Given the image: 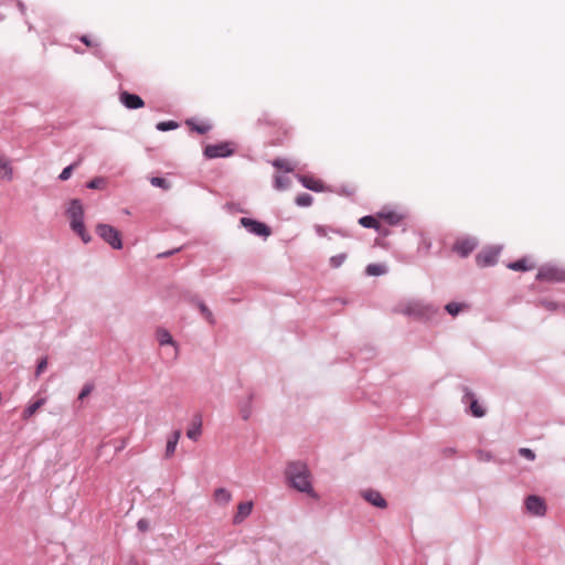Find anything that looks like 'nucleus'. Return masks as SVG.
Segmentation results:
<instances>
[{"label": "nucleus", "instance_id": "nucleus-43", "mask_svg": "<svg viewBox=\"0 0 565 565\" xmlns=\"http://www.w3.org/2000/svg\"><path fill=\"white\" fill-rule=\"evenodd\" d=\"M171 253H163L161 256H167V255H170Z\"/></svg>", "mask_w": 565, "mask_h": 565}, {"label": "nucleus", "instance_id": "nucleus-14", "mask_svg": "<svg viewBox=\"0 0 565 565\" xmlns=\"http://www.w3.org/2000/svg\"><path fill=\"white\" fill-rule=\"evenodd\" d=\"M202 434V417L201 415H195L192 419L190 427L186 430L188 438L196 441Z\"/></svg>", "mask_w": 565, "mask_h": 565}, {"label": "nucleus", "instance_id": "nucleus-40", "mask_svg": "<svg viewBox=\"0 0 565 565\" xmlns=\"http://www.w3.org/2000/svg\"><path fill=\"white\" fill-rule=\"evenodd\" d=\"M137 526H138V529H139L140 531L145 532V531H147V530H148L149 523H148V521H147V520L141 519V520H139V521H138Z\"/></svg>", "mask_w": 565, "mask_h": 565}, {"label": "nucleus", "instance_id": "nucleus-22", "mask_svg": "<svg viewBox=\"0 0 565 565\" xmlns=\"http://www.w3.org/2000/svg\"><path fill=\"white\" fill-rule=\"evenodd\" d=\"M214 500L216 503L226 505L232 500V494L224 488H218L214 492Z\"/></svg>", "mask_w": 565, "mask_h": 565}, {"label": "nucleus", "instance_id": "nucleus-29", "mask_svg": "<svg viewBox=\"0 0 565 565\" xmlns=\"http://www.w3.org/2000/svg\"><path fill=\"white\" fill-rule=\"evenodd\" d=\"M385 273V268L382 265L371 264L366 267V274L370 276H380Z\"/></svg>", "mask_w": 565, "mask_h": 565}, {"label": "nucleus", "instance_id": "nucleus-39", "mask_svg": "<svg viewBox=\"0 0 565 565\" xmlns=\"http://www.w3.org/2000/svg\"><path fill=\"white\" fill-rule=\"evenodd\" d=\"M46 366H47V359H46V358H43V359L39 362V364H38V366H36V372H35L36 376H39V375H40V374H41V373L46 369Z\"/></svg>", "mask_w": 565, "mask_h": 565}, {"label": "nucleus", "instance_id": "nucleus-6", "mask_svg": "<svg viewBox=\"0 0 565 565\" xmlns=\"http://www.w3.org/2000/svg\"><path fill=\"white\" fill-rule=\"evenodd\" d=\"M234 150L232 147V143L230 142H221L217 145H207L204 148V156L207 159H215V158H225L233 154Z\"/></svg>", "mask_w": 565, "mask_h": 565}, {"label": "nucleus", "instance_id": "nucleus-16", "mask_svg": "<svg viewBox=\"0 0 565 565\" xmlns=\"http://www.w3.org/2000/svg\"><path fill=\"white\" fill-rule=\"evenodd\" d=\"M507 266L509 269L516 271H527L535 268V264L526 257L519 259L516 262L509 263Z\"/></svg>", "mask_w": 565, "mask_h": 565}, {"label": "nucleus", "instance_id": "nucleus-37", "mask_svg": "<svg viewBox=\"0 0 565 565\" xmlns=\"http://www.w3.org/2000/svg\"><path fill=\"white\" fill-rule=\"evenodd\" d=\"M519 454L522 457H524V458H526L529 460H534L535 459V454L531 449H529V448H521L519 450Z\"/></svg>", "mask_w": 565, "mask_h": 565}, {"label": "nucleus", "instance_id": "nucleus-41", "mask_svg": "<svg viewBox=\"0 0 565 565\" xmlns=\"http://www.w3.org/2000/svg\"><path fill=\"white\" fill-rule=\"evenodd\" d=\"M81 41H82L85 45H87V46H92V45H93L92 41H90V40L88 39V36H86V35H83V36L81 38Z\"/></svg>", "mask_w": 565, "mask_h": 565}, {"label": "nucleus", "instance_id": "nucleus-10", "mask_svg": "<svg viewBox=\"0 0 565 565\" xmlns=\"http://www.w3.org/2000/svg\"><path fill=\"white\" fill-rule=\"evenodd\" d=\"M119 99L125 105V107L129 109H138L145 105L140 96L130 94L128 92L120 93Z\"/></svg>", "mask_w": 565, "mask_h": 565}, {"label": "nucleus", "instance_id": "nucleus-13", "mask_svg": "<svg viewBox=\"0 0 565 565\" xmlns=\"http://www.w3.org/2000/svg\"><path fill=\"white\" fill-rule=\"evenodd\" d=\"M299 181L301 182V184L309 189V190H312V191H316V192H322L324 190V184L321 180L319 179H316L313 177H310V175H301L299 177Z\"/></svg>", "mask_w": 565, "mask_h": 565}, {"label": "nucleus", "instance_id": "nucleus-15", "mask_svg": "<svg viewBox=\"0 0 565 565\" xmlns=\"http://www.w3.org/2000/svg\"><path fill=\"white\" fill-rule=\"evenodd\" d=\"M463 401L465 403L470 404V411L475 417H482L484 415V409L479 405L478 401L475 398V395L471 392L466 393Z\"/></svg>", "mask_w": 565, "mask_h": 565}, {"label": "nucleus", "instance_id": "nucleus-23", "mask_svg": "<svg viewBox=\"0 0 565 565\" xmlns=\"http://www.w3.org/2000/svg\"><path fill=\"white\" fill-rule=\"evenodd\" d=\"M359 223L362 226L367 227V228H375L377 231H380V228H381V225H380V222L377 221V218L374 216H371V215L361 217L359 220Z\"/></svg>", "mask_w": 565, "mask_h": 565}, {"label": "nucleus", "instance_id": "nucleus-21", "mask_svg": "<svg viewBox=\"0 0 565 565\" xmlns=\"http://www.w3.org/2000/svg\"><path fill=\"white\" fill-rule=\"evenodd\" d=\"M12 168L10 166V161L0 153V177L2 179L11 180L12 179Z\"/></svg>", "mask_w": 565, "mask_h": 565}, {"label": "nucleus", "instance_id": "nucleus-9", "mask_svg": "<svg viewBox=\"0 0 565 565\" xmlns=\"http://www.w3.org/2000/svg\"><path fill=\"white\" fill-rule=\"evenodd\" d=\"M525 508L529 513L543 516L546 513L545 501L537 495H529L525 500Z\"/></svg>", "mask_w": 565, "mask_h": 565}, {"label": "nucleus", "instance_id": "nucleus-2", "mask_svg": "<svg viewBox=\"0 0 565 565\" xmlns=\"http://www.w3.org/2000/svg\"><path fill=\"white\" fill-rule=\"evenodd\" d=\"M67 214L71 218V227L72 230L81 236L84 243H88L90 241V236L87 234L84 226V209L78 200H73L67 210Z\"/></svg>", "mask_w": 565, "mask_h": 565}, {"label": "nucleus", "instance_id": "nucleus-32", "mask_svg": "<svg viewBox=\"0 0 565 565\" xmlns=\"http://www.w3.org/2000/svg\"><path fill=\"white\" fill-rule=\"evenodd\" d=\"M347 259L345 254H339L330 258V265L333 268H339Z\"/></svg>", "mask_w": 565, "mask_h": 565}, {"label": "nucleus", "instance_id": "nucleus-25", "mask_svg": "<svg viewBox=\"0 0 565 565\" xmlns=\"http://www.w3.org/2000/svg\"><path fill=\"white\" fill-rule=\"evenodd\" d=\"M379 217L383 218L390 225H396L401 221V216L395 212L380 213Z\"/></svg>", "mask_w": 565, "mask_h": 565}, {"label": "nucleus", "instance_id": "nucleus-4", "mask_svg": "<svg viewBox=\"0 0 565 565\" xmlns=\"http://www.w3.org/2000/svg\"><path fill=\"white\" fill-rule=\"evenodd\" d=\"M96 233L113 248H122L121 234L114 226L108 224H98L96 226Z\"/></svg>", "mask_w": 565, "mask_h": 565}, {"label": "nucleus", "instance_id": "nucleus-12", "mask_svg": "<svg viewBox=\"0 0 565 565\" xmlns=\"http://www.w3.org/2000/svg\"><path fill=\"white\" fill-rule=\"evenodd\" d=\"M362 495L369 503H371L374 507L384 509L387 505L385 499L382 497V494L379 491L367 490V491H364Z\"/></svg>", "mask_w": 565, "mask_h": 565}, {"label": "nucleus", "instance_id": "nucleus-19", "mask_svg": "<svg viewBox=\"0 0 565 565\" xmlns=\"http://www.w3.org/2000/svg\"><path fill=\"white\" fill-rule=\"evenodd\" d=\"M46 403L45 397L38 398L35 402L31 403L22 413V418L28 420L32 417L44 404Z\"/></svg>", "mask_w": 565, "mask_h": 565}, {"label": "nucleus", "instance_id": "nucleus-17", "mask_svg": "<svg viewBox=\"0 0 565 565\" xmlns=\"http://www.w3.org/2000/svg\"><path fill=\"white\" fill-rule=\"evenodd\" d=\"M180 437H181V430H179V429L174 430L168 437L167 446H166V458H171L174 455V451H175L177 445L180 440Z\"/></svg>", "mask_w": 565, "mask_h": 565}, {"label": "nucleus", "instance_id": "nucleus-30", "mask_svg": "<svg viewBox=\"0 0 565 565\" xmlns=\"http://www.w3.org/2000/svg\"><path fill=\"white\" fill-rule=\"evenodd\" d=\"M463 307H465V305H462V303L449 302L446 305L445 309L447 310V312L449 315L455 317L462 310Z\"/></svg>", "mask_w": 565, "mask_h": 565}, {"label": "nucleus", "instance_id": "nucleus-38", "mask_svg": "<svg viewBox=\"0 0 565 565\" xmlns=\"http://www.w3.org/2000/svg\"><path fill=\"white\" fill-rule=\"evenodd\" d=\"M200 310L210 322H213V315L204 303H200Z\"/></svg>", "mask_w": 565, "mask_h": 565}, {"label": "nucleus", "instance_id": "nucleus-18", "mask_svg": "<svg viewBox=\"0 0 565 565\" xmlns=\"http://www.w3.org/2000/svg\"><path fill=\"white\" fill-rule=\"evenodd\" d=\"M157 340L160 345L171 344L175 349V354L178 353V347L170 332L163 328H159L156 332Z\"/></svg>", "mask_w": 565, "mask_h": 565}, {"label": "nucleus", "instance_id": "nucleus-33", "mask_svg": "<svg viewBox=\"0 0 565 565\" xmlns=\"http://www.w3.org/2000/svg\"><path fill=\"white\" fill-rule=\"evenodd\" d=\"M150 183L153 186L162 188L164 190H168L170 188V184L163 178L159 177L151 178Z\"/></svg>", "mask_w": 565, "mask_h": 565}, {"label": "nucleus", "instance_id": "nucleus-34", "mask_svg": "<svg viewBox=\"0 0 565 565\" xmlns=\"http://www.w3.org/2000/svg\"><path fill=\"white\" fill-rule=\"evenodd\" d=\"M106 184V181L104 178H95L93 180H90L88 183H87V188L89 189H103Z\"/></svg>", "mask_w": 565, "mask_h": 565}, {"label": "nucleus", "instance_id": "nucleus-35", "mask_svg": "<svg viewBox=\"0 0 565 565\" xmlns=\"http://www.w3.org/2000/svg\"><path fill=\"white\" fill-rule=\"evenodd\" d=\"M178 127V124L175 121H161L157 125V128L161 131H167L171 129H175Z\"/></svg>", "mask_w": 565, "mask_h": 565}, {"label": "nucleus", "instance_id": "nucleus-1", "mask_svg": "<svg viewBox=\"0 0 565 565\" xmlns=\"http://www.w3.org/2000/svg\"><path fill=\"white\" fill-rule=\"evenodd\" d=\"M286 477L290 486L297 491L307 493L315 500L320 499L319 494L315 491L312 487L311 472L305 462H290L286 469Z\"/></svg>", "mask_w": 565, "mask_h": 565}, {"label": "nucleus", "instance_id": "nucleus-11", "mask_svg": "<svg viewBox=\"0 0 565 565\" xmlns=\"http://www.w3.org/2000/svg\"><path fill=\"white\" fill-rule=\"evenodd\" d=\"M477 246V243L471 238L458 239L454 246V250L462 257L468 256Z\"/></svg>", "mask_w": 565, "mask_h": 565}, {"label": "nucleus", "instance_id": "nucleus-8", "mask_svg": "<svg viewBox=\"0 0 565 565\" xmlns=\"http://www.w3.org/2000/svg\"><path fill=\"white\" fill-rule=\"evenodd\" d=\"M241 224L255 235L264 236V237H267L270 235V228L266 224L257 222L255 220H252L248 217H242Z\"/></svg>", "mask_w": 565, "mask_h": 565}, {"label": "nucleus", "instance_id": "nucleus-3", "mask_svg": "<svg viewBox=\"0 0 565 565\" xmlns=\"http://www.w3.org/2000/svg\"><path fill=\"white\" fill-rule=\"evenodd\" d=\"M398 311L405 316L414 317L417 319L429 317L435 312L430 305L424 303L419 300H409L401 303Z\"/></svg>", "mask_w": 565, "mask_h": 565}, {"label": "nucleus", "instance_id": "nucleus-28", "mask_svg": "<svg viewBox=\"0 0 565 565\" xmlns=\"http://www.w3.org/2000/svg\"><path fill=\"white\" fill-rule=\"evenodd\" d=\"M81 161H82V159H78V161H76L75 163L64 168L58 177L60 180H62V181L68 180L72 175L74 168H76L81 163Z\"/></svg>", "mask_w": 565, "mask_h": 565}, {"label": "nucleus", "instance_id": "nucleus-36", "mask_svg": "<svg viewBox=\"0 0 565 565\" xmlns=\"http://www.w3.org/2000/svg\"><path fill=\"white\" fill-rule=\"evenodd\" d=\"M93 388H94L93 384H86L82 388V391L78 395V399H84L85 397H87L92 393Z\"/></svg>", "mask_w": 565, "mask_h": 565}, {"label": "nucleus", "instance_id": "nucleus-24", "mask_svg": "<svg viewBox=\"0 0 565 565\" xmlns=\"http://www.w3.org/2000/svg\"><path fill=\"white\" fill-rule=\"evenodd\" d=\"M273 166L276 167L279 170H284L286 172H292L295 167L291 164L290 161L286 159H276L273 161Z\"/></svg>", "mask_w": 565, "mask_h": 565}, {"label": "nucleus", "instance_id": "nucleus-27", "mask_svg": "<svg viewBox=\"0 0 565 565\" xmlns=\"http://www.w3.org/2000/svg\"><path fill=\"white\" fill-rule=\"evenodd\" d=\"M312 196L308 193H301L296 198V203L299 206H310L312 204Z\"/></svg>", "mask_w": 565, "mask_h": 565}, {"label": "nucleus", "instance_id": "nucleus-7", "mask_svg": "<svg viewBox=\"0 0 565 565\" xmlns=\"http://www.w3.org/2000/svg\"><path fill=\"white\" fill-rule=\"evenodd\" d=\"M499 254V247L490 246L483 248L481 252L477 254L476 262L480 267L493 266L494 264H497Z\"/></svg>", "mask_w": 565, "mask_h": 565}, {"label": "nucleus", "instance_id": "nucleus-5", "mask_svg": "<svg viewBox=\"0 0 565 565\" xmlns=\"http://www.w3.org/2000/svg\"><path fill=\"white\" fill-rule=\"evenodd\" d=\"M536 279L547 282L565 281V269L556 266H544L536 274Z\"/></svg>", "mask_w": 565, "mask_h": 565}, {"label": "nucleus", "instance_id": "nucleus-42", "mask_svg": "<svg viewBox=\"0 0 565 565\" xmlns=\"http://www.w3.org/2000/svg\"><path fill=\"white\" fill-rule=\"evenodd\" d=\"M544 306L550 310L555 309V305L553 302H545Z\"/></svg>", "mask_w": 565, "mask_h": 565}, {"label": "nucleus", "instance_id": "nucleus-26", "mask_svg": "<svg viewBox=\"0 0 565 565\" xmlns=\"http://www.w3.org/2000/svg\"><path fill=\"white\" fill-rule=\"evenodd\" d=\"M186 125L189 127H191L192 130L199 132L200 135H204L206 134L210 129H211V126L207 125V124H200V125H195L193 121L191 120H188L186 121Z\"/></svg>", "mask_w": 565, "mask_h": 565}, {"label": "nucleus", "instance_id": "nucleus-31", "mask_svg": "<svg viewBox=\"0 0 565 565\" xmlns=\"http://www.w3.org/2000/svg\"><path fill=\"white\" fill-rule=\"evenodd\" d=\"M289 184L290 180L288 178L278 175L275 179V186L277 190H285L289 186Z\"/></svg>", "mask_w": 565, "mask_h": 565}, {"label": "nucleus", "instance_id": "nucleus-20", "mask_svg": "<svg viewBox=\"0 0 565 565\" xmlns=\"http://www.w3.org/2000/svg\"><path fill=\"white\" fill-rule=\"evenodd\" d=\"M253 510L252 502H241L237 507V513L234 516L235 523H241L245 518H247Z\"/></svg>", "mask_w": 565, "mask_h": 565}]
</instances>
